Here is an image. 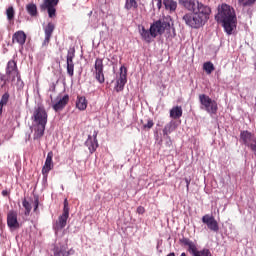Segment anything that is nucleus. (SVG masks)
<instances>
[{
	"instance_id": "50",
	"label": "nucleus",
	"mask_w": 256,
	"mask_h": 256,
	"mask_svg": "<svg viewBox=\"0 0 256 256\" xmlns=\"http://www.w3.org/2000/svg\"><path fill=\"white\" fill-rule=\"evenodd\" d=\"M7 51H9L7 48H4V53H7Z\"/></svg>"
},
{
	"instance_id": "7",
	"label": "nucleus",
	"mask_w": 256,
	"mask_h": 256,
	"mask_svg": "<svg viewBox=\"0 0 256 256\" xmlns=\"http://www.w3.org/2000/svg\"><path fill=\"white\" fill-rule=\"evenodd\" d=\"M62 214L58 217V220L52 224V229L55 232L56 237H63L65 235V201H63Z\"/></svg>"
},
{
	"instance_id": "35",
	"label": "nucleus",
	"mask_w": 256,
	"mask_h": 256,
	"mask_svg": "<svg viewBox=\"0 0 256 256\" xmlns=\"http://www.w3.org/2000/svg\"><path fill=\"white\" fill-rule=\"evenodd\" d=\"M54 256H65V247H55Z\"/></svg>"
},
{
	"instance_id": "24",
	"label": "nucleus",
	"mask_w": 256,
	"mask_h": 256,
	"mask_svg": "<svg viewBox=\"0 0 256 256\" xmlns=\"http://www.w3.org/2000/svg\"><path fill=\"white\" fill-rule=\"evenodd\" d=\"M26 11L30 17H38L39 15V11L37 10V5L35 3L27 4Z\"/></svg>"
},
{
	"instance_id": "33",
	"label": "nucleus",
	"mask_w": 256,
	"mask_h": 256,
	"mask_svg": "<svg viewBox=\"0 0 256 256\" xmlns=\"http://www.w3.org/2000/svg\"><path fill=\"white\" fill-rule=\"evenodd\" d=\"M6 15L8 21H13L15 19V9L13 8V6L7 8Z\"/></svg>"
},
{
	"instance_id": "27",
	"label": "nucleus",
	"mask_w": 256,
	"mask_h": 256,
	"mask_svg": "<svg viewBox=\"0 0 256 256\" xmlns=\"http://www.w3.org/2000/svg\"><path fill=\"white\" fill-rule=\"evenodd\" d=\"M76 107L80 111H85V109H87V99L83 96L78 97V100L76 101Z\"/></svg>"
},
{
	"instance_id": "2",
	"label": "nucleus",
	"mask_w": 256,
	"mask_h": 256,
	"mask_svg": "<svg viewBox=\"0 0 256 256\" xmlns=\"http://www.w3.org/2000/svg\"><path fill=\"white\" fill-rule=\"evenodd\" d=\"M217 23H222V27L227 35H232L237 27V15L235 9L228 4L223 3L218 6V13L215 15Z\"/></svg>"
},
{
	"instance_id": "13",
	"label": "nucleus",
	"mask_w": 256,
	"mask_h": 256,
	"mask_svg": "<svg viewBox=\"0 0 256 256\" xmlns=\"http://www.w3.org/2000/svg\"><path fill=\"white\" fill-rule=\"evenodd\" d=\"M127 83V68L125 66L120 67V77L116 82L115 90L117 93L123 91L125 84Z\"/></svg>"
},
{
	"instance_id": "19",
	"label": "nucleus",
	"mask_w": 256,
	"mask_h": 256,
	"mask_svg": "<svg viewBox=\"0 0 256 256\" xmlns=\"http://www.w3.org/2000/svg\"><path fill=\"white\" fill-rule=\"evenodd\" d=\"M25 41H27V34L23 30L17 31L12 36V43H18L20 47L23 48L25 45Z\"/></svg>"
},
{
	"instance_id": "48",
	"label": "nucleus",
	"mask_w": 256,
	"mask_h": 256,
	"mask_svg": "<svg viewBox=\"0 0 256 256\" xmlns=\"http://www.w3.org/2000/svg\"><path fill=\"white\" fill-rule=\"evenodd\" d=\"M0 115H3V106H0Z\"/></svg>"
},
{
	"instance_id": "28",
	"label": "nucleus",
	"mask_w": 256,
	"mask_h": 256,
	"mask_svg": "<svg viewBox=\"0 0 256 256\" xmlns=\"http://www.w3.org/2000/svg\"><path fill=\"white\" fill-rule=\"evenodd\" d=\"M239 7L247 9V7H253L256 5V0H237Z\"/></svg>"
},
{
	"instance_id": "1",
	"label": "nucleus",
	"mask_w": 256,
	"mask_h": 256,
	"mask_svg": "<svg viewBox=\"0 0 256 256\" xmlns=\"http://www.w3.org/2000/svg\"><path fill=\"white\" fill-rule=\"evenodd\" d=\"M180 5L191 13L183 16L184 23L192 29H201L211 16V7L195 0H179Z\"/></svg>"
},
{
	"instance_id": "30",
	"label": "nucleus",
	"mask_w": 256,
	"mask_h": 256,
	"mask_svg": "<svg viewBox=\"0 0 256 256\" xmlns=\"http://www.w3.org/2000/svg\"><path fill=\"white\" fill-rule=\"evenodd\" d=\"M203 69L207 75H211L215 71V66L211 62H206L203 64Z\"/></svg>"
},
{
	"instance_id": "45",
	"label": "nucleus",
	"mask_w": 256,
	"mask_h": 256,
	"mask_svg": "<svg viewBox=\"0 0 256 256\" xmlns=\"http://www.w3.org/2000/svg\"><path fill=\"white\" fill-rule=\"evenodd\" d=\"M0 41H3V30H0Z\"/></svg>"
},
{
	"instance_id": "20",
	"label": "nucleus",
	"mask_w": 256,
	"mask_h": 256,
	"mask_svg": "<svg viewBox=\"0 0 256 256\" xmlns=\"http://www.w3.org/2000/svg\"><path fill=\"white\" fill-rule=\"evenodd\" d=\"M180 243L184 246V247H188V251L191 253V255H194L199 251L197 250V244H195V242L191 241V239L189 238H182L179 240Z\"/></svg>"
},
{
	"instance_id": "29",
	"label": "nucleus",
	"mask_w": 256,
	"mask_h": 256,
	"mask_svg": "<svg viewBox=\"0 0 256 256\" xmlns=\"http://www.w3.org/2000/svg\"><path fill=\"white\" fill-rule=\"evenodd\" d=\"M139 4L137 3V0H126L124 8L127 11H131V9H138Z\"/></svg>"
},
{
	"instance_id": "8",
	"label": "nucleus",
	"mask_w": 256,
	"mask_h": 256,
	"mask_svg": "<svg viewBox=\"0 0 256 256\" xmlns=\"http://www.w3.org/2000/svg\"><path fill=\"white\" fill-rule=\"evenodd\" d=\"M59 5V0H44V2L40 5L41 11H47L48 17L50 19H55L57 17V7Z\"/></svg>"
},
{
	"instance_id": "3",
	"label": "nucleus",
	"mask_w": 256,
	"mask_h": 256,
	"mask_svg": "<svg viewBox=\"0 0 256 256\" xmlns=\"http://www.w3.org/2000/svg\"><path fill=\"white\" fill-rule=\"evenodd\" d=\"M165 31L167 32V39L175 37V28H172L173 34H171V16L156 20L150 26V35L153 39H155L157 35H163Z\"/></svg>"
},
{
	"instance_id": "43",
	"label": "nucleus",
	"mask_w": 256,
	"mask_h": 256,
	"mask_svg": "<svg viewBox=\"0 0 256 256\" xmlns=\"http://www.w3.org/2000/svg\"><path fill=\"white\" fill-rule=\"evenodd\" d=\"M8 195H9V191H7V190H2V196H3V197H8Z\"/></svg>"
},
{
	"instance_id": "52",
	"label": "nucleus",
	"mask_w": 256,
	"mask_h": 256,
	"mask_svg": "<svg viewBox=\"0 0 256 256\" xmlns=\"http://www.w3.org/2000/svg\"><path fill=\"white\" fill-rule=\"evenodd\" d=\"M62 84L65 85V79H62Z\"/></svg>"
},
{
	"instance_id": "11",
	"label": "nucleus",
	"mask_w": 256,
	"mask_h": 256,
	"mask_svg": "<svg viewBox=\"0 0 256 256\" xmlns=\"http://www.w3.org/2000/svg\"><path fill=\"white\" fill-rule=\"evenodd\" d=\"M99 132L95 129H93L92 135L88 136V139L85 142L86 147H88L91 154L95 153L97 151V148L99 147V142L97 141V135Z\"/></svg>"
},
{
	"instance_id": "22",
	"label": "nucleus",
	"mask_w": 256,
	"mask_h": 256,
	"mask_svg": "<svg viewBox=\"0 0 256 256\" xmlns=\"http://www.w3.org/2000/svg\"><path fill=\"white\" fill-rule=\"evenodd\" d=\"M163 5L169 13H175L177 11V1L175 0H163Z\"/></svg>"
},
{
	"instance_id": "21",
	"label": "nucleus",
	"mask_w": 256,
	"mask_h": 256,
	"mask_svg": "<svg viewBox=\"0 0 256 256\" xmlns=\"http://www.w3.org/2000/svg\"><path fill=\"white\" fill-rule=\"evenodd\" d=\"M33 127H34L33 140L40 141L41 137L45 135V127H47V125L33 124Z\"/></svg>"
},
{
	"instance_id": "36",
	"label": "nucleus",
	"mask_w": 256,
	"mask_h": 256,
	"mask_svg": "<svg viewBox=\"0 0 256 256\" xmlns=\"http://www.w3.org/2000/svg\"><path fill=\"white\" fill-rule=\"evenodd\" d=\"M33 207L34 213H39V195H34Z\"/></svg>"
},
{
	"instance_id": "4",
	"label": "nucleus",
	"mask_w": 256,
	"mask_h": 256,
	"mask_svg": "<svg viewBox=\"0 0 256 256\" xmlns=\"http://www.w3.org/2000/svg\"><path fill=\"white\" fill-rule=\"evenodd\" d=\"M17 69V61L9 60L5 68V74L0 73V89H5L9 81H15L13 71Z\"/></svg>"
},
{
	"instance_id": "14",
	"label": "nucleus",
	"mask_w": 256,
	"mask_h": 256,
	"mask_svg": "<svg viewBox=\"0 0 256 256\" xmlns=\"http://www.w3.org/2000/svg\"><path fill=\"white\" fill-rule=\"evenodd\" d=\"M7 225L9 229H19L21 225L17 219V211L10 210L7 214Z\"/></svg>"
},
{
	"instance_id": "42",
	"label": "nucleus",
	"mask_w": 256,
	"mask_h": 256,
	"mask_svg": "<svg viewBox=\"0 0 256 256\" xmlns=\"http://www.w3.org/2000/svg\"><path fill=\"white\" fill-rule=\"evenodd\" d=\"M184 181L186 183V189L189 191V185H191V178H184Z\"/></svg>"
},
{
	"instance_id": "15",
	"label": "nucleus",
	"mask_w": 256,
	"mask_h": 256,
	"mask_svg": "<svg viewBox=\"0 0 256 256\" xmlns=\"http://www.w3.org/2000/svg\"><path fill=\"white\" fill-rule=\"evenodd\" d=\"M51 169H53V151L48 152L44 166L42 167V175L45 181H47V175H49Z\"/></svg>"
},
{
	"instance_id": "31",
	"label": "nucleus",
	"mask_w": 256,
	"mask_h": 256,
	"mask_svg": "<svg viewBox=\"0 0 256 256\" xmlns=\"http://www.w3.org/2000/svg\"><path fill=\"white\" fill-rule=\"evenodd\" d=\"M9 97L10 94H9V91H6L2 96H1V99H0V107H5V105H7L9 103Z\"/></svg>"
},
{
	"instance_id": "40",
	"label": "nucleus",
	"mask_w": 256,
	"mask_h": 256,
	"mask_svg": "<svg viewBox=\"0 0 256 256\" xmlns=\"http://www.w3.org/2000/svg\"><path fill=\"white\" fill-rule=\"evenodd\" d=\"M136 212L138 213V215H143V213H145V207L139 206Z\"/></svg>"
},
{
	"instance_id": "41",
	"label": "nucleus",
	"mask_w": 256,
	"mask_h": 256,
	"mask_svg": "<svg viewBox=\"0 0 256 256\" xmlns=\"http://www.w3.org/2000/svg\"><path fill=\"white\" fill-rule=\"evenodd\" d=\"M55 89H56L55 83H52L49 86L48 92L49 93H55Z\"/></svg>"
},
{
	"instance_id": "16",
	"label": "nucleus",
	"mask_w": 256,
	"mask_h": 256,
	"mask_svg": "<svg viewBox=\"0 0 256 256\" xmlns=\"http://www.w3.org/2000/svg\"><path fill=\"white\" fill-rule=\"evenodd\" d=\"M75 58V49L70 48L67 54V73L70 77H73L75 71V64L73 59Z\"/></svg>"
},
{
	"instance_id": "17",
	"label": "nucleus",
	"mask_w": 256,
	"mask_h": 256,
	"mask_svg": "<svg viewBox=\"0 0 256 256\" xmlns=\"http://www.w3.org/2000/svg\"><path fill=\"white\" fill-rule=\"evenodd\" d=\"M54 31H55V24H53V22H49L44 27L45 38L42 45H49V42L51 41V37L53 36Z\"/></svg>"
},
{
	"instance_id": "25",
	"label": "nucleus",
	"mask_w": 256,
	"mask_h": 256,
	"mask_svg": "<svg viewBox=\"0 0 256 256\" xmlns=\"http://www.w3.org/2000/svg\"><path fill=\"white\" fill-rule=\"evenodd\" d=\"M17 79V87L18 89H23L25 87V82H23V79H21V72H19V68L17 67V62H16V69L13 70V75Z\"/></svg>"
},
{
	"instance_id": "9",
	"label": "nucleus",
	"mask_w": 256,
	"mask_h": 256,
	"mask_svg": "<svg viewBox=\"0 0 256 256\" xmlns=\"http://www.w3.org/2000/svg\"><path fill=\"white\" fill-rule=\"evenodd\" d=\"M49 97L52 103V109H54L56 113L65 109V90L59 93L56 98H53V94H50Z\"/></svg>"
},
{
	"instance_id": "38",
	"label": "nucleus",
	"mask_w": 256,
	"mask_h": 256,
	"mask_svg": "<svg viewBox=\"0 0 256 256\" xmlns=\"http://www.w3.org/2000/svg\"><path fill=\"white\" fill-rule=\"evenodd\" d=\"M153 125H155V122L152 119H148L147 123L143 125V129H153Z\"/></svg>"
},
{
	"instance_id": "51",
	"label": "nucleus",
	"mask_w": 256,
	"mask_h": 256,
	"mask_svg": "<svg viewBox=\"0 0 256 256\" xmlns=\"http://www.w3.org/2000/svg\"><path fill=\"white\" fill-rule=\"evenodd\" d=\"M180 256H187V254H185V252H183Z\"/></svg>"
},
{
	"instance_id": "39",
	"label": "nucleus",
	"mask_w": 256,
	"mask_h": 256,
	"mask_svg": "<svg viewBox=\"0 0 256 256\" xmlns=\"http://www.w3.org/2000/svg\"><path fill=\"white\" fill-rule=\"evenodd\" d=\"M248 147L256 154V139Z\"/></svg>"
},
{
	"instance_id": "32",
	"label": "nucleus",
	"mask_w": 256,
	"mask_h": 256,
	"mask_svg": "<svg viewBox=\"0 0 256 256\" xmlns=\"http://www.w3.org/2000/svg\"><path fill=\"white\" fill-rule=\"evenodd\" d=\"M22 205L25 209L24 215H26V216L30 215L31 214V209H32L31 203H29V201H27V199L24 198L23 201H22Z\"/></svg>"
},
{
	"instance_id": "10",
	"label": "nucleus",
	"mask_w": 256,
	"mask_h": 256,
	"mask_svg": "<svg viewBox=\"0 0 256 256\" xmlns=\"http://www.w3.org/2000/svg\"><path fill=\"white\" fill-rule=\"evenodd\" d=\"M103 65V59L102 58H96L95 63H94V70H93V75L98 81V83L103 84L105 83V74L103 73L104 69Z\"/></svg>"
},
{
	"instance_id": "46",
	"label": "nucleus",
	"mask_w": 256,
	"mask_h": 256,
	"mask_svg": "<svg viewBox=\"0 0 256 256\" xmlns=\"http://www.w3.org/2000/svg\"><path fill=\"white\" fill-rule=\"evenodd\" d=\"M67 217H69V211L66 208V210H65V219H67Z\"/></svg>"
},
{
	"instance_id": "37",
	"label": "nucleus",
	"mask_w": 256,
	"mask_h": 256,
	"mask_svg": "<svg viewBox=\"0 0 256 256\" xmlns=\"http://www.w3.org/2000/svg\"><path fill=\"white\" fill-rule=\"evenodd\" d=\"M194 256H212V255L209 249L204 248L203 250L198 251Z\"/></svg>"
},
{
	"instance_id": "47",
	"label": "nucleus",
	"mask_w": 256,
	"mask_h": 256,
	"mask_svg": "<svg viewBox=\"0 0 256 256\" xmlns=\"http://www.w3.org/2000/svg\"><path fill=\"white\" fill-rule=\"evenodd\" d=\"M67 101H69V95H65V103H67Z\"/></svg>"
},
{
	"instance_id": "26",
	"label": "nucleus",
	"mask_w": 256,
	"mask_h": 256,
	"mask_svg": "<svg viewBox=\"0 0 256 256\" xmlns=\"http://www.w3.org/2000/svg\"><path fill=\"white\" fill-rule=\"evenodd\" d=\"M140 35L142 37V39L144 41H146V43H151V28L149 30L145 29L144 26L141 27V29L139 30Z\"/></svg>"
},
{
	"instance_id": "12",
	"label": "nucleus",
	"mask_w": 256,
	"mask_h": 256,
	"mask_svg": "<svg viewBox=\"0 0 256 256\" xmlns=\"http://www.w3.org/2000/svg\"><path fill=\"white\" fill-rule=\"evenodd\" d=\"M202 223H204V225H207L208 229L210 231H213L214 233H217L219 231V223L217 222V220H215V217L206 214L202 217Z\"/></svg>"
},
{
	"instance_id": "6",
	"label": "nucleus",
	"mask_w": 256,
	"mask_h": 256,
	"mask_svg": "<svg viewBox=\"0 0 256 256\" xmlns=\"http://www.w3.org/2000/svg\"><path fill=\"white\" fill-rule=\"evenodd\" d=\"M49 118V114H47V110H45V106L38 105L34 108L33 115L31 117L34 125H47V120Z\"/></svg>"
},
{
	"instance_id": "5",
	"label": "nucleus",
	"mask_w": 256,
	"mask_h": 256,
	"mask_svg": "<svg viewBox=\"0 0 256 256\" xmlns=\"http://www.w3.org/2000/svg\"><path fill=\"white\" fill-rule=\"evenodd\" d=\"M199 102L201 109H204V111H207L210 115H215L219 109L217 101L211 99L207 94H200Z\"/></svg>"
},
{
	"instance_id": "49",
	"label": "nucleus",
	"mask_w": 256,
	"mask_h": 256,
	"mask_svg": "<svg viewBox=\"0 0 256 256\" xmlns=\"http://www.w3.org/2000/svg\"><path fill=\"white\" fill-rule=\"evenodd\" d=\"M73 253H75V251L71 250L70 252H68V255H71Z\"/></svg>"
},
{
	"instance_id": "18",
	"label": "nucleus",
	"mask_w": 256,
	"mask_h": 256,
	"mask_svg": "<svg viewBox=\"0 0 256 256\" xmlns=\"http://www.w3.org/2000/svg\"><path fill=\"white\" fill-rule=\"evenodd\" d=\"M240 139L244 145H246V147H250L251 143L256 140L255 135L247 130H244L240 133Z\"/></svg>"
},
{
	"instance_id": "44",
	"label": "nucleus",
	"mask_w": 256,
	"mask_h": 256,
	"mask_svg": "<svg viewBox=\"0 0 256 256\" xmlns=\"http://www.w3.org/2000/svg\"><path fill=\"white\" fill-rule=\"evenodd\" d=\"M157 1H158L157 7H158V9H161L162 1L161 0H157Z\"/></svg>"
},
{
	"instance_id": "23",
	"label": "nucleus",
	"mask_w": 256,
	"mask_h": 256,
	"mask_svg": "<svg viewBox=\"0 0 256 256\" xmlns=\"http://www.w3.org/2000/svg\"><path fill=\"white\" fill-rule=\"evenodd\" d=\"M171 119H180L183 117V108L181 106H175L170 110Z\"/></svg>"
},
{
	"instance_id": "34",
	"label": "nucleus",
	"mask_w": 256,
	"mask_h": 256,
	"mask_svg": "<svg viewBox=\"0 0 256 256\" xmlns=\"http://www.w3.org/2000/svg\"><path fill=\"white\" fill-rule=\"evenodd\" d=\"M175 131V127H173V124H167L163 129V135H169V133H173Z\"/></svg>"
}]
</instances>
